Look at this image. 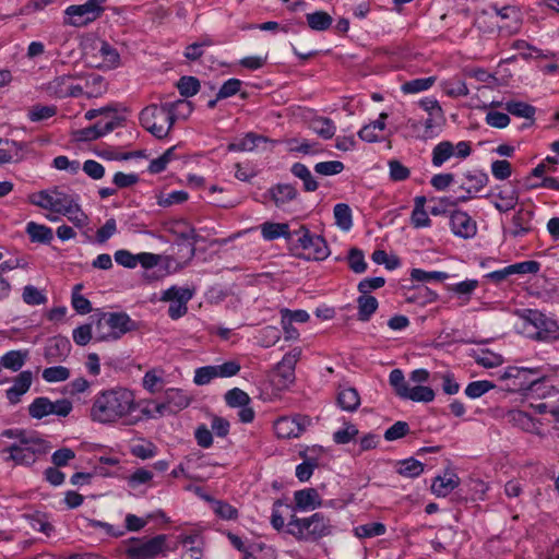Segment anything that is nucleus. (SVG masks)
Returning a JSON list of instances; mask_svg holds the SVG:
<instances>
[{
  "instance_id": "4be33fe9",
  "label": "nucleus",
  "mask_w": 559,
  "mask_h": 559,
  "mask_svg": "<svg viewBox=\"0 0 559 559\" xmlns=\"http://www.w3.org/2000/svg\"><path fill=\"white\" fill-rule=\"evenodd\" d=\"M534 212L531 210L520 209L512 218L513 229L511 234L513 237L523 236L532 230L531 222Z\"/></svg>"
},
{
  "instance_id": "2eb2a0df",
  "label": "nucleus",
  "mask_w": 559,
  "mask_h": 559,
  "mask_svg": "<svg viewBox=\"0 0 559 559\" xmlns=\"http://www.w3.org/2000/svg\"><path fill=\"white\" fill-rule=\"evenodd\" d=\"M33 381L32 371L25 370L14 378V383L5 391V396L10 404L15 405L21 402V397L29 390Z\"/></svg>"
},
{
  "instance_id": "338daca9",
  "label": "nucleus",
  "mask_w": 559,
  "mask_h": 559,
  "mask_svg": "<svg viewBox=\"0 0 559 559\" xmlns=\"http://www.w3.org/2000/svg\"><path fill=\"white\" fill-rule=\"evenodd\" d=\"M358 435V429L353 424H345V427L333 433V440L337 444H346Z\"/></svg>"
},
{
  "instance_id": "f704fd0d",
  "label": "nucleus",
  "mask_w": 559,
  "mask_h": 559,
  "mask_svg": "<svg viewBox=\"0 0 559 559\" xmlns=\"http://www.w3.org/2000/svg\"><path fill=\"white\" fill-rule=\"evenodd\" d=\"M335 224L342 230L347 231L353 226L352 210L346 203H337L333 210Z\"/></svg>"
},
{
  "instance_id": "864d4df0",
  "label": "nucleus",
  "mask_w": 559,
  "mask_h": 559,
  "mask_svg": "<svg viewBox=\"0 0 559 559\" xmlns=\"http://www.w3.org/2000/svg\"><path fill=\"white\" fill-rule=\"evenodd\" d=\"M24 448L28 451H32V453L36 456L47 453L50 449L49 443L41 439L37 432L29 435V438L26 440Z\"/></svg>"
},
{
  "instance_id": "a878e982",
  "label": "nucleus",
  "mask_w": 559,
  "mask_h": 559,
  "mask_svg": "<svg viewBox=\"0 0 559 559\" xmlns=\"http://www.w3.org/2000/svg\"><path fill=\"white\" fill-rule=\"evenodd\" d=\"M3 452L9 453V455L5 457V461H13L15 464L19 465H26L29 466L34 464L37 460V456L32 453V451H28L24 447L12 444L10 448L5 449Z\"/></svg>"
},
{
  "instance_id": "49530a36",
  "label": "nucleus",
  "mask_w": 559,
  "mask_h": 559,
  "mask_svg": "<svg viewBox=\"0 0 559 559\" xmlns=\"http://www.w3.org/2000/svg\"><path fill=\"white\" fill-rule=\"evenodd\" d=\"M475 361L484 368H495L503 364V358L499 354H495L488 349L474 354Z\"/></svg>"
},
{
  "instance_id": "09e8293b",
  "label": "nucleus",
  "mask_w": 559,
  "mask_h": 559,
  "mask_svg": "<svg viewBox=\"0 0 559 559\" xmlns=\"http://www.w3.org/2000/svg\"><path fill=\"white\" fill-rule=\"evenodd\" d=\"M225 401L230 407H241L250 403V397L245 391L234 388L226 392Z\"/></svg>"
},
{
  "instance_id": "37998d69",
  "label": "nucleus",
  "mask_w": 559,
  "mask_h": 559,
  "mask_svg": "<svg viewBox=\"0 0 559 559\" xmlns=\"http://www.w3.org/2000/svg\"><path fill=\"white\" fill-rule=\"evenodd\" d=\"M307 23L314 31H325L331 26L332 17L324 11H317L307 14Z\"/></svg>"
},
{
  "instance_id": "c756f323",
  "label": "nucleus",
  "mask_w": 559,
  "mask_h": 559,
  "mask_svg": "<svg viewBox=\"0 0 559 559\" xmlns=\"http://www.w3.org/2000/svg\"><path fill=\"white\" fill-rule=\"evenodd\" d=\"M290 171L295 177L302 181L304 190L306 192H313L318 189L319 183L306 165L301 163H295L292 166Z\"/></svg>"
},
{
  "instance_id": "79ce46f5",
  "label": "nucleus",
  "mask_w": 559,
  "mask_h": 559,
  "mask_svg": "<svg viewBox=\"0 0 559 559\" xmlns=\"http://www.w3.org/2000/svg\"><path fill=\"white\" fill-rule=\"evenodd\" d=\"M405 400H412L414 402H431L435 399V391L429 386L417 385L408 388L407 392L403 396Z\"/></svg>"
},
{
  "instance_id": "7ed1b4c3",
  "label": "nucleus",
  "mask_w": 559,
  "mask_h": 559,
  "mask_svg": "<svg viewBox=\"0 0 559 559\" xmlns=\"http://www.w3.org/2000/svg\"><path fill=\"white\" fill-rule=\"evenodd\" d=\"M287 527L288 534L305 542H316L332 532L330 519L320 512L304 519L292 515Z\"/></svg>"
},
{
  "instance_id": "a211bd4d",
  "label": "nucleus",
  "mask_w": 559,
  "mask_h": 559,
  "mask_svg": "<svg viewBox=\"0 0 559 559\" xmlns=\"http://www.w3.org/2000/svg\"><path fill=\"white\" fill-rule=\"evenodd\" d=\"M70 342L64 337H53L49 340L45 347V358L48 362L62 360L70 350Z\"/></svg>"
},
{
  "instance_id": "680f3d73",
  "label": "nucleus",
  "mask_w": 559,
  "mask_h": 559,
  "mask_svg": "<svg viewBox=\"0 0 559 559\" xmlns=\"http://www.w3.org/2000/svg\"><path fill=\"white\" fill-rule=\"evenodd\" d=\"M73 409L72 402L68 399H60L55 402H49V415H56L58 417H67Z\"/></svg>"
},
{
  "instance_id": "72a5a7b5",
  "label": "nucleus",
  "mask_w": 559,
  "mask_h": 559,
  "mask_svg": "<svg viewBox=\"0 0 559 559\" xmlns=\"http://www.w3.org/2000/svg\"><path fill=\"white\" fill-rule=\"evenodd\" d=\"M477 287V280H466L455 285L448 286V290L457 295V297L462 300V304L465 305L469 301L471 296Z\"/></svg>"
},
{
  "instance_id": "412c9836",
  "label": "nucleus",
  "mask_w": 559,
  "mask_h": 559,
  "mask_svg": "<svg viewBox=\"0 0 559 559\" xmlns=\"http://www.w3.org/2000/svg\"><path fill=\"white\" fill-rule=\"evenodd\" d=\"M465 181L462 182L461 189L467 193H478L489 181L487 174L483 171H467L463 175Z\"/></svg>"
},
{
  "instance_id": "a18cd8bd",
  "label": "nucleus",
  "mask_w": 559,
  "mask_h": 559,
  "mask_svg": "<svg viewBox=\"0 0 559 559\" xmlns=\"http://www.w3.org/2000/svg\"><path fill=\"white\" fill-rule=\"evenodd\" d=\"M444 93L450 97L467 96L469 91L465 82L459 79H450L442 83Z\"/></svg>"
},
{
  "instance_id": "4c0bfd02",
  "label": "nucleus",
  "mask_w": 559,
  "mask_h": 559,
  "mask_svg": "<svg viewBox=\"0 0 559 559\" xmlns=\"http://www.w3.org/2000/svg\"><path fill=\"white\" fill-rule=\"evenodd\" d=\"M78 202V199L71 194L55 188L53 212L58 214L70 213V209Z\"/></svg>"
},
{
  "instance_id": "5fc2aeb1",
  "label": "nucleus",
  "mask_w": 559,
  "mask_h": 559,
  "mask_svg": "<svg viewBox=\"0 0 559 559\" xmlns=\"http://www.w3.org/2000/svg\"><path fill=\"white\" fill-rule=\"evenodd\" d=\"M389 382L393 386L396 395L403 399L409 385L405 381L404 373L401 369H393L389 376Z\"/></svg>"
},
{
  "instance_id": "423d86ee",
  "label": "nucleus",
  "mask_w": 559,
  "mask_h": 559,
  "mask_svg": "<svg viewBox=\"0 0 559 559\" xmlns=\"http://www.w3.org/2000/svg\"><path fill=\"white\" fill-rule=\"evenodd\" d=\"M107 0H87L83 4L70 5L64 13L68 16L67 24L82 27L97 20L105 11Z\"/></svg>"
},
{
  "instance_id": "dca6fc26",
  "label": "nucleus",
  "mask_w": 559,
  "mask_h": 559,
  "mask_svg": "<svg viewBox=\"0 0 559 559\" xmlns=\"http://www.w3.org/2000/svg\"><path fill=\"white\" fill-rule=\"evenodd\" d=\"M496 14L503 21L499 27L507 29L509 33L518 32L521 23V14L516 7L506 5L503 8L492 7Z\"/></svg>"
},
{
  "instance_id": "2f4dec72",
  "label": "nucleus",
  "mask_w": 559,
  "mask_h": 559,
  "mask_svg": "<svg viewBox=\"0 0 559 559\" xmlns=\"http://www.w3.org/2000/svg\"><path fill=\"white\" fill-rule=\"evenodd\" d=\"M358 319L368 321L378 309V300L371 295L360 294L357 298Z\"/></svg>"
},
{
  "instance_id": "3c124183",
  "label": "nucleus",
  "mask_w": 559,
  "mask_h": 559,
  "mask_svg": "<svg viewBox=\"0 0 559 559\" xmlns=\"http://www.w3.org/2000/svg\"><path fill=\"white\" fill-rule=\"evenodd\" d=\"M177 87L181 96L191 97L199 92L200 82L194 76H182L178 81Z\"/></svg>"
},
{
  "instance_id": "13d9d810",
  "label": "nucleus",
  "mask_w": 559,
  "mask_h": 559,
  "mask_svg": "<svg viewBox=\"0 0 559 559\" xmlns=\"http://www.w3.org/2000/svg\"><path fill=\"white\" fill-rule=\"evenodd\" d=\"M348 265L350 270L357 274L364 273L367 269V263L361 250L352 248L348 253Z\"/></svg>"
},
{
  "instance_id": "e433bc0d",
  "label": "nucleus",
  "mask_w": 559,
  "mask_h": 559,
  "mask_svg": "<svg viewBox=\"0 0 559 559\" xmlns=\"http://www.w3.org/2000/svg\"><path fill=\"white\" fill-rule=\"evenodd\" d=\"M165 399L173 407L171 411L175 412V414L190 404V399L180 389H168L165 392Z\"/></svg>"
},
{
  "instance_id": "c85d7f7f",
  "label": "nucleus",
  "mask_w": 559,
  "mask_h": 559,
  "mask_svg": "<svg viewBox=\"0 0 559 559\" xmlns=\"http://www.w3.org/2000/svg\"><path fill=\"white\" fill-rule=\"evenodd\" d=\"M26 233L31 238L32 242L50 243L53 238L52 229L45 225L29 222L26 225Z\"/></svg>"
},
{
  "instance_id": "e2e57ef3",
  "label": "nucleus",
  "mask_w": 559,
  "mask_h": 559,
  "mask_svg": "<svg viewBox=\"0 0 559 559\" xmlns=\"http://www.w3.org/2000/svg\"><path fill=\"white\" fill-rule=\"evenodd\" d=\"M81 288L82 284H78L74 286V290L72 294V306L79 313L86 314L91 312L92 305L87 298L78 293Z\"/></svg>"
},
{
  "instance_id": "f8f14e48",
  "label": "nucleus",
  "mask_w": 559,
  "mask_h": 559,
  "mask_svg": "<svg viewBox=\"0 0 559 559\" xmlns=\"http://www.w3.org/2000/svg\"><path fill=\"white\" fill-rule=\"evenodd\" d=\"M123 122L124 118L115 115L107 120L103 119L91 127L76 130L73 132V135L78 141H94L122 127Z\"/></svg>"
},
{
  "instance_id": "6ab92c4d",
  "label": "nucleus",
  "mask_w": 559,
  "mask_h": 559,
  "mask_svg": "<svg viewBox=\"0 0 559 559\" xmlns=\"http://www.w3.org/2000/svg\"><path fill=\"white\" fill-rule=\"evenodd\" d=\"M296 509L308 510L322 506V500L314 488L297 490L294 493Z\"/></svg>"
},
{
  "instance_id": "4d7b16f0",
  "label": "nucleus",
  "mask_w": 559,
  "mask_h": 559,
  "mask_svg": "<svg viewBox=\"0 0 559 559\" xmlns=\"http://www.w3.org/2000/svg\"><path fill=\"white\" fill-rule=\"evenodd\" d=\"M344 170V164L340 160L320 162L314 165V171L322 176L338 175Z\"/></svg>"
},
{
  "instance_id": "c9c22d12",
  "label": "nucleus",
  "mask_w": 559,
  "mask_h": 559,
  "mask_svg": "<svg viewBox=\"0 0 559 559\" xmlns=\"http://www.w3.org/2000/svg\"><path fill=\"white\" fill-rule=\"evenodd\" d=\"M424 472V464L413 457L400 461L396 473L401 476L415 478Z\"/></svg>"
},
{
  "instance_id": "774afa93",
  "label": "nucleus",
  "mask_w": 559,
  "mask_h": 559,
  "mask_svg": "<svg viewBox=\"0 0 559 559\" xmlns=\"http://www.w3.org/2000/svg\"><path fill=\"white\" fill-rule=\"evenodd\" d=\"M214 512L223 520H235L238 518V511L231 504L216 500L213 506Z\"/></svg>"
},
{
  "instance_id": "20e7f679",
  "label": "nucleus",
  "mask_w": 559,
  "mask_h": 559,
  "mask_svg": "<svg viewBox=\"0 0 559 559\" xmlns=\"http://www.w3.org/2000/svg\"><path fill=\"white\" fill-rule=\"evenodd\" d=\"M135 329V322L124 312L104 313L95 324L97 341L118 340Z\"/></svg>"
},
{
  "instance_id": "393cba45",
  "label": "nucleus",
  "mask_w": 559,
  "mask_h": 559,
  "mask_svg": "<svg viewBox=\"0 0 559 559\" xmlns=\"http://www.w3.org/2000/svg\"><path fill=\"white\" fill-rule=\"evenodd\" d=\"M269 140L263 135H259L253 132L247 133L243 138L238 140L237 142L229 143L227 150L229 152H243V151H253L258 147L259 143H266Z\"/></svg>"
},
{
  "instance_id": "de8ad7c7",
  "label": "nucleus",
  "mask_w": 559,
  "mask_h": 559,
  "mask_svg": "<svg viewBox=\"0 0 559 559\" xmlns=\"http://www.w3.org/2000/svg\"><path fill=\"white\" fill-rule=\"evenodd\" d=\"M73 78L71 75H60L48 84V91L59 98L67 97V85H70Z\"/></svg>"
},
{
  "instance_id": "6e6552de",
  "label": "nucleus",
  "mask_w": 559,
  "mask_h": 559,
  "mask_svg": "<svg viewBox=\"0 0 559 559\" xmlns=\"http://www.w3.org/2000/svg\"><path fill=\"white\" fill-rule=\"evenodd\" d=\"M300 247L308 252V259L324 260L330 254L329 246L321 236H313L306 226L294 231Z\"/></svg>"
},
{
  "instance_id": "a19ab883",
  "label": "nucleus",
  "mask_w": 559,
  "mask_h": 559,
  "mask_svg": "<svg viewBox=\"0 0 559 559\" xmlns=\"http://www.w3.org/2000/svg\"><path fill=\"white\" fill-rule=\"evenodd\" d=\"M454 154V146L449 141H442L433 147L432 151V164L436 167H440Z\"/></svg>"
},
{
  "instance_id": "1a4fd4ad",
  "label": "nucleus",
  "mask_w": 559,
  "mask_h": 559,
  "mask_svg": "<svg viewBox=\"0 0 559 559\" xmlns=\"http://www.w3.org/2000/svg\"><path fill=\"white\" fill-rule=\"evenodd\" d=\"M93 53L87 55L88 63L98 69L111 70L120 64V55L116 48L105 40L94 43Z\"/></svg>"
},
{
  "instance_id": "b1692460",
  "label": "nucleus",
  "mask_w": 559,
  "mask_h": 559,
  "mask_svg": "<svg viewBox=\"0 0 559 559\" xmlns=\"http://www.w3.org/2000/svg\"><path fill=\"white\" fill-rule=\"evenodd\" d=\"M337 405L346 412H355L360 405V396L355 388H342L337 393Z\"/></svg>"
},
{
  "instance_id": "6e6d98bb",
  "label": "nucleus",
  "mask_w": 559,
  "mask_h": 559,
  "mask_svg": "<svg viewBox=\"0 0 559 559\" xmlns=\"http://www.w3.org/2000/svg\"><path fill=\"white\" fill-rule=\"evenodd\" d=\"M496 385L487 380L471 382L466 389L465 394L471 399H477L492 390Z\"/></svg>"
},
{
  "instance_id": "cd10ccee",
  "label": "nucleus",
  "mask_w": 559,
  "mask_h": 559,
  "mask_svg": "<svg viewBox=\"0 0 559 559\" xmlns=\"http://www.w3.org/2000/svg\"><path fill=\"white\" fill-rule=\"evenodd\" d=\"M261 234L265 240H274L278 237L292 239L294 233L289 231V226L286 223H271L266 222L261 225Z\"/></svg>"
},
{
  "instance_id": "39448f33",
  "label": "nucleus",
  "mask_w": 559,
  "mask_h": 559,
  "mask_svg": "<svg viewBox=\"0 0 559 559\" xmlns=\"http://www.w3.org/2000/svg\"><path fill=\"white\" fill-rule=\"evenodd\" d=\"M521 317L524 319L526 326L532 325L536 330L531 334L532 337L543 342L559 340V325L540 311L525 309Z\"/></svg>"
},
{
  "instance_id": "69168bd1",
  "label": "nucleus",
  "mask_w": 559,
  "mask_h": 559,
  "mask_svg": "<svg viewBox=\"0 0 559 559\" xmlns=\"http://www.w3.org/2000/svg\"><path fill=\"white\" fill-rule=\"evenodd\" d=\"M22 297L25 304L32 306L43 305L47 301L46 296L32 285L24 287Z\"/></svg>"
},
{
  "instance_id": "aec40b11",
  "label": "nucleus",
  "mask_w": 559,
  "mask_h": 559,
  "mask_svg": "<svg viewBox=\"0 0 559 559\" xmlns=\"http://www.w3.org/2000/svg\"><path fill=\"white\" fill-rule=\"evenodd\" d=\"M460 485V478L455 473L445 474L444 477H435L431 491L438 497H447Z\"/></svg>"
},
{
  "instance_id": "9b49d317",
  "label": "nucleus",
  "mask_w": 559,
  "mask_h": 559,
  "mask_svg": "<svg viewBox=\"0 0 559 559\" xmlns=\"http://www.w3.org/2000/svg\"><path fill=\"white\" fill-rule=\"evenodd\" d=\"M192 297L193 290L189 288L171 286L163 293L160 300L170 302L168 314L173 320H177L187 313V304Z\"/></svg>"
},
{
  "instance_id": "5701e85b",
  "label": "nucleus",
  "mask_w": 559,
  "mask_h": 559,
  "mask_svg": "<svg viewBox=\"0 0 559 559\" xmlns=\"http://www.w3.org/2000/svg\"><path fill=\"white\" fill-rule=\"evenodd\" d=\"M308 127L312 130L317 135L324 140H330L334 136L336 127L334 122L326 117H313L309 120Z\"/></svg>"
},
{
  "instance_id": "0eeeda50",
  "label": "nucleus",
  "mask_w": 559,
  "mask_h": 559,
  "mask_svg": "<svg viewBox=\"0 0 559 559\" xmlns=\"http://www.w3.org/2000/svg\"><path fill=\"white\" fill-rule=\"evenodd\" d=\"M166 535H157L147 540L130 538L126 547L129 559H153L166 547Z\"/></svg>"
},
{
  "instance_id": "603ef678",
  "label": "nucleus",
  "mask_w": 559,
  "mask_h": 559,
  "mask_svg": "<svg viewBox=\"0 0 559 559\" xmlns=\"http://www.w3.org/2000/svg\"><path fill=\"white\" fill-rule=\"evenodd\" d=\"M70 370L63 366L48 367L43 371V379L47 382H61L68 380Z\"/></svg>"
},
{
  "instance_id": "4468645a",
  "label": "nucleus",
  "mask_w": 559,
  "mask_h": 559,
  "mask_svg": "<svg viewBox=\"0 0 559 559\" xmlns=\"http://www.w3.org/2000/svg\"><path fill=\"white\" fill-rule=\"evenodd\" d=\"M452 231L462 238L475 236L477 227L475 221L463 211H453L450 216Z\"/></svg>"
},
{
  "instance_id": "9d476101",
  "label": "nucleus",
  "mask_w": 559,
  "mask_h": 559,
  "mask_svg": "<svg viewBox=\"0 0 559 559\" xmlns=\"http://www.w3.org/2000/svg\"><path fill=\"white\" fill-rule=\"evenodd\" d=\"M311 418L307 415L296 414L283 416L274 423V431L278 438H297L310 426Z\"/></svg>"
},
{
  "instance_id": "f03ea898",
  "label": "nucleus",
  "mask_w": 559,
  "mask_h": 559,
  "mask_svg": "<svg viewBox=\"0 0 559 559\" xmlns=\"http://www.w3.org/2000/svg\"><path fill=\"white\" fill-rule=\"evenodd\" d=\"M176 107H185L188 114L192 111L191 103L183 99L160 106L150 105L140 114L141 126L157 139L166 138L176 121L174 114Z\"/></svg>"
},
{
  "instance_id": "ea45409f",
  "label": "nucleus",
  "mask_w": 559,
  "mask_h": 559,
  "mask_svg": "<svg viewBox=\"0 0 559 559\" xmlns=\"http://www.w3.org/2000/svg\"><path fill=\"white\" fill-rule=\"evenodd\" d=\"M386 527L383 523L371 522L355 527L354 533L358 538H371L385 534Z\"/></svg>"
},
{
  "instance_id": "0e129e2a",
  "label": "nucleus",
  "mask_w": 559,
  "mask_h": 559,
  "mask_svg": "<svg viewBox=\"0 0 559 559\" xmlns=\"http://www.w3.org/2000/svg\"><path fill=\"white\" fill-rule=\"evenodd\" d=\"M57 112L56 106H41L35 105L28 111V118L32 121H41L55 116Z\"/></svg>"
},
{
  "instance_id": "7c9ffc66",
  "label": "nucleus",
  "mask_w": 559,
  "mask_h": 559,
  "mask_svg": "<svg viewBox=\"0 0 559 559\" xmlns=\"http://www.w3.org/2000/svg\"><path fill=\"white\" fill-rule=\"evenodd\" d=\"M27 357L28 350H10L1 357L0 364L9 370L19 371L24 366Z\"/></svg>"
},
{
  "instance_id": "bf43d9fd",
  "label": "nucleus",
  "mask_w": 559,
  "mask_h": 559,
  "mask_svg": "<svg viewBox=\"0 0 559 559\" xmlns=\"http://www.w3.org/2000/svg\"><path fill=\"white\" fill-rule=\"evenodd\" d=\"M411 277H412V280L417 281V282H427V281H431V280L441 282V281L447 280L449 277V274L445 272H439V271L426 272L420 269H413L411 272Z\"/></svg>"
},
{
  "instance_id": "473e14b6",
  "label": "nucleus",
  "mask_w": 559,
  "mask_h": 559,
  "mask_svg": "<svg viewBox=\"0 0 559 559\" xmlns=\"http://www.w3.org/2000/svg\"><path fill=\"white\" fill-rule=\"evenodd\" d=\"M506 110L513 116L531 120V124L534 122L536 109L527 103L516 100L507 102Z\"/></svg>"
},
{
  "instance_id": "c03bdc74",
  "label": "nucleus",
  "mask_w": 559,
  "mask_h": 559,
  "mask_svg": "<svg viewBox=\"0 0 559 559\" xmlns=\"http://www.w3.org/2000/svg\"><path fill=\"white\" fill-rule=\"evenodd\" d=\"M49 402L50 400L46 396L36 397L28 405V415L34 419H43L46 416H49Z\"/></svg>"
},
{
  "instance_id": "58836bf2",
  "label": "nucleus",
  "mask_w": 559,
  "mask_h": 559,
  "mask_svg": "<svg viewBox=\"0 0 559 559\" xmlns=\"http://www.w3.org/2000/svg\"><path fill=\"white\" fill-rule=\"evenodd\" d=\"M85 95L91 97H98L106 92V84L104 79L98 74H91L84 81Z\"/></svg>"
},
{
  "instance_id": "052dcab7",
  "label": "nucleus",
  "mask_w": 559,
  "mask_h": 559,
  "mask_svg": "<svg viewBox=\"0 0 559 559\" xmlns=\"http://www.w3.org/2000/svg\"><path fill=\"white\" fill-rule=\"evenodd\" d=\"M409 433V425L406 421H396L384 432V439L386 441H394L401 439Z\"/></svg>"
},
{
  "instance_id": "f3484780",
  "label": "nucleus",
  "mask_w": 559,
  "mask_h": 559,
  "mask_svg": "<svg viewBox=\"0 0 559 559\" xmlns=\"http://www.w3.org/2000/svg\"><path fill=\"white\" fill-rule=\"evenodd\" d=\"M269 194L277 207L294 201L298 197V191L290 183H277L269 189Z\"/></svg>"
},
{
  "instance_id": "bb28decb",
  "label": "nucleus",
  "mask_w": 559,
  "mask_h": 559,
  "mask_svg": "<svg viewBox=\"0 0 559 559\" xmlns=\"http://www.w3.org/2000/svg\"><path fill=\"white\" fill-rule=\"evenodd\" d=\"M499 201L493 202L495 207L499 212H508L515 207L519 201V192L515 188H502L498 191Z\"/></svg>"
},
{
  "instance_id": "f257e3e1",
  "label": "nucleus",
  "mask_w": 559,
  "mask_h": 559,
  "mask_svg": "<svg viewBox=\"0 0 559 559\" xmlns=\"http://www.w3.org/2000/svg\"><path fill=\"white\" fill-rule=\"evenodd\" d=\"M136 409L132 391L124 388H115L98 393L91 407V418L99 424H112L124 419V424L134 425L138 419L129 416Z\"/></svg>"
},
{
  "instance_id": "8fccbe9b",
  "label": "nucleus",
  "mask_w": 559,
  "mask_h": 559,
  "mask_svg": "<svg viewBox=\"0 0 559 559\" xmlns=\"http://www.w3.org/2000/svg\"><path fill=\"white\" fill-rule=\"evenodd\" d=\"M435 81H436V79L433 76L424 78V79H415V80L405 82L402 85V91L406 94H413V93L426 91L432 86Z\"/></svg>"
},
{
  "instance_id": "ddd939ff",
  "label": "nucleus",
  "mask_w": 559,
  "mask_h": 559,
  "mask_svg": "<svg viewBox=\"0 0 559 559\" xmlns=\"http://www.w3.org/2000/svg\"><path fill=\"white\" fill-rule=\"evenodd\" d=\"M299 357L300 349L295 348L292 352L285 354L283 359L277 364L275 376L278 378V388H287L295 381V368Z\"/></svg>"
}]
</instances>
